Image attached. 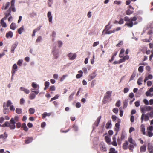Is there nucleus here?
Returning a JSON list of instances; mask_svg holds the SVG:
<instances>
[{
  "mask_svg": "<svg viewBox=\"0 0 153 153\" xmlns=\"http://www.w3.org/2000/svg\"><path fill=\"white\" fill-rule=\"evenodd\" d=\"M17 66L16 64H14L12 67V76L17 71Z\"/></svg>",
  "mask_w": 153,
  "mask_h": 153,
  "instance_id": "obj_12",
  "label": "nucleus"
},
{
  "mask_svg": "<svg viewBox=\"0 0 153 153\" xmlns=\"http://www.w3.org/2000/svg\"><path fill=\"white\" fill-rule=\"evenodd\" d=\"M136 76V73L135 72H134L131 76L130 78V81H131L134 79L135 76Z\"/></svg>",
  "mask_w": 153,
  "mask_h": 153,
  "instance_id": "obj_38",
  "label": "nucleus"
},
{
  "mask_svg": "<svg viewBox=\"0 0 153 153\" xmlns=\"http://www.w3.org/2000/svg\"><path fill=\"white\" fill-rule=\"evenodd\" d=\"M147 135L150 137H152L153 136V133L152 131H147Z\"/></svg>",
  "mask_w": 153,
  "mask_h": 153,
  "instance_id": "obj_40",
  "label": "nucleus"
},
{
  "mask_svg": "<svg viewBox=\"0 0 153 153\" xmlns=\"http://www.w3.org/2000/svg\"><path fill=\"white\" fill-rule=\"evenodd\" d=\"M28 111L30 114H33L34 113L35 110L34 108H32L29 109Z\"/></svg>",
  "mask_w": 153,
  "mask_h": 153,
  "instance_id": "obj_37",
  "label": "nucleus"
},
{
  "mask_svg": "<svg viewBox=\"0 0 153 153\" xmlns=\"http://www.w3.org/2000/svg\"><path fill=\"white\" fill-rule=\"evenodd\" d=\"M33 140V138L31 137H28L25 140V143L26 144H28L31 142Z\"/></svg>",
  "mask_w": 153,
  "mask_h": 153,
  "instance_id": "obj_20",
  "label": "nucleus"
},
{
  "mask_svg": "<svg viewBox=\"0 0 153 153\" xmlns=\"http://www.w3.org/2000/svg\"><path fill=\"white\" fill-rule=\"evenodd\" d=\"M52 53L54 58L57 59L59 56V51L58 50H56L55 48H53L52 50Z\"/></svg>",
  "mask_w": 153,
  "mask_h": 153,
  "instance_id": "obj_5",
  "label": "nucleus"
},
{
  "mask_svg": "<svg viewBox=\"0 0 153 153\" xmlns=\"http://www.w3.org/2000/svg\"><path fill=\"white\" fill-rule=\"evenodd\" d=\"M9 125V122H6L4 123V124H3L1 126L2 127H8Z\"/></svg>",
  "mask_w": 153,
  "mask_h": 153,
  "instance_id": "obj_44",
  "label": "nucleus"
},
{
  "mask_svg": "<svg viewBox=\"0 0 153 153\" xmlns=\"http://www.w3.org/2000/svg\"><path fill=\"white\" fill-rule=\"evenodd\" d=\"M100 148L102 151H105L106 150L105 146L103 142H101L100 145Z\"/></svg>",
  "mask_w": 153,
  "mask_h": 153,
  "instance_id": "obj_9",
  "label": "nucleus"
},
{
  "mask_svg": "<svg viewBox=\"0 0 153 153\" xmlns=\"http://www.w3.org/2000/svg\"><path fill=\"white\" fill-rule=\"evenodd\" d=\"M6 19L5 18H3L1 20L0 24L3 27L6 28L7 26L6 23L4 22V20Z\"/></svg>",
  "mask_w": 153,
  "mask_h": 153,
  "instance_id": "obj_13",
  "label": "nucleus"
},
{
  "mask_svg": "<svg viewBox=\"0 0 153 153\" xmlns=\"http://www.w3.org/2000/svg\"><path fill=\"white\" fill-rule=\"evenodd\" d=\"M146 150V145H143L140 148V151L141 152H144Z\"/></svg>",
  "mask_w": 153,
  "mask_h": 153,
  "instance_id": "obj_23",
  "label": "nucleus"
},
{
  "mask_svg": "<svg viewBox=\"0 0 153 153\" xmlns=\"http://www.w3.org/2000/svg\"><path fill=\"white\" fill-rule=\"evenodd\" d=\"M121 3V2L120 1H114V4H118L119 5Z\"/></svg>",
  "mask_w": 153,
  "mask_h": 153,
  "instance_id": "obj_58",
  "label": "nucleus"
},
{
  "mask_svg": "<svg viewBox=\"0 0 153 153\" xmlns=\"http://www.w3.org/2000/svg\"><path fill=\"white\" fill-rule=\"evenodd\" d=\"M146 77L148 79H151L153 78V76L151 74H149L148 76Z\"/></svg>",
  "mask_w": 153,
  "mask_h": 153,
  "instance_id": "obj_55",
  "label": "nucleus"
},
{
  "mask_svg": "<svg viewBox=\"0 0 153 153\" xmlns=\"http://www.w3.org/2000/svg\"><path fill=\"white\" fill-rule=\"evenodd\" d=\"M133 12V11H131L130 9H128L126 12V14L127 15H130L132 14Z\"/></svg>",
  "mask_w": 153,
  "mask_h": 153,
  "instance_id": "obj_45",
  "label": "nucleus"
},
{
  "mask_svg": "<svg viewBox=\"0 0 153 153\" xmlns=\"http://www.w3.org/2000/svg\"><path fill=\"white\" fill-rule=\"evenodd\" d=\"M3 112L4 114H7L9 113V110L7 107H6V104L4 103L3 105Z\"/></svg>",
  "mask_w": 153,
  "mask_h": 153,
  "instance_id": "obj_7",
  "label": "nucleus"
},
{
  "mask_svg": "<svg viewBox=\"0 0 153 153\" xmlns=\"http://www.w3.org/2000/svg\"><path fill=\"white\" fill-rule=\"evenodd\" d=\"M101 116H99L97 118V121L95 122L94 123V125L96 126H98L100 122V119H101Z\"/></svg>",
  "mask_w": 153,
  "mask_h": 153,
  "instance_id": "obj_24",
  "label": "nucleus"
},
{
  "mask_svg": "<svg viewBox=\"0 0 153 153\" xmlns=\"http://www.w3.org/2000/svg\"><path fill=\"white\" fill-rule=\"evenodd\" d=\"M16 111L18 114H20L22 113V109L19 108H16Z\"/></svg>",
  "mask_w": 153,
  "mask_h": 153,
  "instance_id": "obj_36",
  "label": "nucleus"
},
{
  "mask_svg": "<svg viewBox=\"0 0 153 153\" xmlns=\"http://www.w3.org/2000/svg\"><path fill=\"white\" fill-rule=\"evenodd\" d=\"M112 93V91H108L105 93L103 100V102L104 104H105L111 100V97Z\"/></svg>",
  "mask_w": 153,
  "mask_h": 153,
  "instance_id": "obj_2",
  "label": "nucleus"
},
{
  "mask_svg": "<svg viewBox=\"0 0 153 153\" xmlns=\"http://www.w3.org/2000/svg\"><path fill=\"white\" fill-rule=\"evenodd\" d=\"M147 131H151L153 130V126H150L147 128Z\"/></svg>",
  "mask_w": 153,
  "mask_h": 153,
  "instance_id": "obj_47",
  "label": "nucleus"
},
{
  "mask_svg": "<svg viewBox=\"0 0 153 153\" xmlns=\"http://www.w3.org/2000/svg\"><path fill=\"white\" fill-rule=\"evenodd\" d=\"M148 150L150 153H153V147L151 144L148 145Z\"/></svg>",
  "mask_w": 153,
  "mask_h": 153,
  "instance_id": "obj_19",
  "label": "nucleus"
},
{
  "mask_svg": "<svg viewBox=\"0 0 153 153\" xmlns=\"http://www.w3.org/2000/svg\"><path fill=\"white\" fill-rule=\"evenodd\" d=\"M111 125V123L109 122H108L106 125V128L108 129L110 128V126Z\"/></svg>",
  "mask_w": 153,
  "mask_h": 153,
  "instance_id": "obj_54",
  "label": "nucleus"
},
{
  "mask_svg": "<svg viewBox=\"0 0 153 153\" xmlns=\"http://www.w3.org/2000/svg\"><path fill=\"white\" fill-rule=\"evenodd\" d=\"M13 36V33L11 31H9L6 34V37L7 38H11Z\"/></svg>",
  "mask_w": 153,
  "mask_h": 153,
  "instance_id": "obj_21",
  "label": "nucleus"
},
{
  "mask_svg": "<svg viewBox=\"0 0 153 153\" xmlns=\"http://www.w3.org/2000/svg\"><path fill=\"white\" fill-rule=\"evenodd\" d=\"M113 141L111 143V144L114 146H117L116 138L115 136L113 137Z\"/></svg>",
  "mask_w": 153,
  "mask_h": 153,
  "instance_id": "obj_28",
  "label": "nucleus"
},
{
  "mask_svg": "<svg viewBox=\"0 0 153 153\" xmlns=\"http://www.w3.org/2000/svg\"><path fill=\"white\" fill-rule=\"evenodd\" d=\"M31 86L34 88L35 89H36L37 88H38L39 89V85L35 82H33L32 83Z\"/></svg>",
  "mask_w": 153,
  "mask_h": 153,
  "instance_id": "obj_26",
  "label": "nucleus"
},
{
  "mask_svg": "<svg viewBox=\"0 0 153 153\" xmlns=\"http://www.w3.org/2000/svg\"><path fill=\"white\" fill-rule=\"evenodd\" d=\"M16 122L14 121L13 118H12L9 122L8 127H9L11 129H14L16 128L15 125Z\"/></svg>",
  "mask_w": 153,
  "mask_h": 153,
  "instance_id": "obj_3",
  "label": "nucleus"
},
{
  "mask_svg": "<svg viewBox=\"0 0 153 153\" xmlns=\"http://www.w3.org/2000/svg\"><path fill=\"white\" fill-rule=\"evenodd\" d=\"M11 12V10L10 8H9L6 12L4 13V14L5 15V16L4 17V18H5L6 19H7V17L10 15Z\"/></svg>",
  "mask_w": 153,
  "mask_h": 153,
  "instance_id": "obj_14",
  "label": "nucleus"
},
{
  "mask_svg": "<svg viewBox=\"0 0 153 153\" xmlns=\"http://www.w3.org/2000/svg\"><path fill=\"white\" fill-rule=\"evenodd\" d=\"M68 75H63L61 77L60 81L61 82L63 81L65 79V78Z\"/></svg>",
  "mask_w": 153,
  "mask_h": 153,
  "instance_id": "obj_52",
  "label": "nucleus"
},
{
  "mask_svg": "<svg viewBox=\"0 0 153 153\" xmlns=\"http://www.w3.org/2000/svg\"><path fill=\"white\" fill-rule=\"evenodd\" d=\"M23 62V60L22 59H19L17 62V64L19 66H21L22 65Z\"/></svg>",
  "mask_w": 153,
  "mask_h": 153,
  "instance_id": "obj_51",
  "label": "nucleus"
},
{
  "mask_svg": "<svg viewBox=\"0 0 153 153\" xmlns=\"http://www.w3.org/2000/svg\"><path fill=\"white\" fill-rule=\"evenodd\" d=\"M16 28V24L13 23H12L10 25V28L14 30Z\"/></svg>",
  "mask_w": 153,
  "mask_h": 153,
  "instance_id": "obj_33",
  "label": "nucleus"
},
{
  "mask_svg": "<svg viewBox=\"0 0 153 153\" xmlns=\"http://www.w3.org/2000/svg\"><path fill=\"white\" fill-rule=\"evenodd\" d=\"M42 40V38L40 36H39L36 40V42L37 43L40 42Z\"/></svg>",
  "mask_w": 153,
  "mask_h": 153,
  "instance_id": "obj_42",
  "label": "nucleus"
},
{
  "mask_svg": "<svg viewBox=\"0 0 153 153\" xmlns=\"http://www.w3.org/2000/svg\"><path fill=\"white\" fill-rule=\"evenodd\" d=\"M118 108H113V111L114 113L116 114L118 113Z\"/></svg>",
  "mask_w": 153,
  "mask_h": 153,
  "instance_id": "obj_59",
  "label": "nucleus"
},
{
  "mask_svg": "<svg viewBox=\"0 0 153 153\" xmlns=\"http://www.w3.org/2000/svg\"><path fill=\"white\" fill-rule=\"evenodd\" d=\"M137 19V18L135 16L130 19L127 16L125 17L124 19L125 21L127 22L125 23V25L129 27H131L133 25V21H136Z\"/></svg>",
  "mask_w": 153,
  "mask_h": 153,
  "instance_id": "obj_1",
  "label": "nucleus"
},
{
  "mask_svg": "<svg viewBox=\"0 0 153 153\" xmlns=\"http://www.w3.org/2000/svg\"><path fill=\"white\" fill-rule=\"evenodd\" d=\"M120 100H118L117 102L115 105L116 106L119 107L120 106Z\"/></svg>",
  "mask_w": 153,
  "mask_h": 153,
  "instance_id": "obj_61",
  "label": "nucleus"
},
{
  "mask_svg": "<svg viewBox=\"0 0 153 153\" xmlns=\"http://www.w3.org/2000/svg\"><path fill=\"white\" fill-rule=\"evenodd\" d=\"M147 97H152L153 94L151 93V92H149L148 91H147L145 93Z\"/></svg>",
  "mask_w": 153,
  "mask_h": 153,
  "instance_id": "obj_48",
  "label": "nucleus"
},
{
  "mask_svg": "<svg viewBox=\"0 0 153 153\" xmlns=\"http://www.w3.org/2000/svg\"><path fill=\"white\" fill-rule=\"evenodd\" d=\"M140 127L141 131L142 132L143 134V135H146L145 128L144 125L143 124H142L140 126Z\"/></svg>",
  "mask_w": 153,
  "mask_h": 153,
  "instance_id": "obj_18",
  "label": "nucleus"
},
{
  "mask_svg": "<svg viewBox=\"0 0 153 153\" xmlns=\"http://www.w3.org/2000/svg\"><path fill=\"white\" fill-rule=\"evenodd\" d=\"M143 78L141 77H140L137 80V83L139 85H141L143 81Z\"/></svg>",
  "mask_w": 153,
  "mask_h": 153,
  "instance_id": "obj_34",
  "label": "nucleus"
},
{
  "mask_svg": "<svg viewBox=\"0 0 153 153\" xmlns=\"http://www.w3.org/2000/svg\"><path fill=\"white\" fill-rule=\"evenodd\" d=\"M129 90V89L127 88H125L123 90V92L124 93H126L128 92Z\"/></svg>",
  "mask_w": 153,
  "mask_h": 153,
  "instance_id": "obj_63",
  "label": "nucleus"
},
{
  "mask_svg": "<svg viewBox=\"0 0 153 153\" xmlns=\"http://www.w3.org/2000/svg\"><path fill=\"white\" fill-rule=\"evenodd\" d=\"M111 22H109L108 25H106L105 26V29L103 30L102 33V34H104V33L105 32V31L107 30H109L110 29L111 27V25H110Z\"/></svg>",
  "mask_w": 153,
  "mask_h": 153,
  "instance_id": "obj_10",
  "label": "nucleus"
},
{
  "mask_svg": "<svg viewBox=\"0 0 153 153\" xmlns=\"http://www.w3.org/2000/svg\"><path fill=\"white\" fill-rule=\"evenodd\" d=\"M105 139L106 141L108 143H110L111 141V139L108 136H106L105 137Z\"/></svg>",
  "mask_w": 153,
  "mask_h": 153,
  "instance_id": "obj_39",
  "label": "nucleus"
},
{
  "mask_svg": "<svg viewBox=\"0 0 153 153\" xmlns=\"http://www.w3.org/2000/svg\"><path fill=\"white\" fill-rule=\"evenodd\" d=\"M99 41L95 42L94 43L93 46L94 47H95L99 45Z\"/></svg>",
  "mask_w": 153,
  "mask_h": 153,
  "instance_id": "obj_62",
  "label": "nucleus"
},
{
  "mask_svg": "<svg viewBox=\"0 0 153 153\" xmlns=\"http://www.w3.org/2000/svg\"><path fill=\"white\" fill-rule=\"evenodd\" d=\"M58 77H59V76H58V74H54L53 75V77L54 79H57L58 78Z\"/></svg>",
  "mask_w": 153,
  "mask_h": 153,
  "instance_id": "obj_60",
  "label": "nucleus"
},
{
  "mask_svg": "<svg viewBox=\"0 0 153 153\" xmlns=\"http://www.w3.org/2000/svg\"><path fill=\"white\" fill-rule=\"evenodd\" d=\"M78 72L79 74H78L76 75V77L78 79L80 78L82 76V74L83 72L81 70L79 71Z\"/></svg>",
  "mask_w": 153,
  "mask_h": 153,
  "instance_id": "obj_30",
  "label": "nucleus"
},
{
  "mask_svg": "<svg viewBox=\"0 0 153 153\" xmlns=\"http://www.w3.org/2000/svg\"><path fill=\"white\" fill-rule=\"evenodd\" d=\"M29 97L30 99L33 100L35 98L36 95L32 93L30 94Z\"/></svg>",
  "mask_w": 153,
  "mask_h": 153,
  "instance_id": "obj_35",
  "label": "nucleus"
},
{
  "mask_svg": "<svg viewBox=\"0 0 153 153\" xmlns=\"http://www.w3.org/2000/svg\"><path fill=\"white\" fill-rule=\"evenodd\" d=\"M20 90L23 91L26 94H29L30 92V90L27 88L24 87H21L20 88Z\"/></svg>",
  "mask_w": 153,
  "mask_h": 153,
  "instance_id": "obj_11",
  "label": "nucleus"
},
{
  "mask_svg": "<svg viewBox=\"0 0 153 153\" xmlns=\"http://www.w3.org/2000/svg\"><path fill=\"white\" fill-rule=\"evenodd\" d=\"M47 17L48 19L49 22L52 23L53 17L51 12L49 11L48 13Z\"/></svg>",
  "mask_w": 153,
  "mask_h": 153,
  "instance_id": "obj_16",
  "label": "nucleus"
},
{
  "mask_svg": "<svg viewBox=\"0 0 153 153\" xmlns=\"http://www.w3.org/2000/svg\"><path fill=\"white\" fill-rule=\"evenodd\" d=\"M124 60L125 61L126 60H128L129 59V56L128 55H126L123 57Z\"/></svg>",
  "mask_w": 153,
  "mask_h": 153,
  "instance_id": "obj_57",
  "label": "nucleus"
},
{
  "mask_svg": "<svg viewBox=\"0 0 153 153\" xmlns=\"http://www.w3.org/2000/svg\"><path fill=\"white\" fill-rule=\"evenodd\" d=\"M10 5V3L9 2H7L4 5H3L2 7V8L4 10H6L7 8L9 7Z\"/></svg>",
  "mask_w": 153,
  "mask_h": 153,
  "instance_id": "obj_22",
  "label": "nucleus"
},
{
  "mask_svg": "<svg viewBox=\"0 0 153 153\" xmlns=\"http://www.w3.org/2000/svg\"><path fill=\"white\" fill-rule=\"evenodd\" d=\"M128 143L127 141H125L123 145V149L125 150L127 149H128Z\"/></svg>",
  "mask_w": 153,
  "mask_h": 153,
  "instance_id": "obj_25",
  "label": "nucleus"
},
{
  "mask_svg": "<svg viewBox=\"0 0 153 153\" xmlns=\"http://www.w3.org/2000/svg\"><path fill=\"white\" fill-rule=\"evenodd\" d=\"M22 128H23L24 130L25 131H27L28 130V128L27 127L26 124L25 123H23L22 125Z\"/></svg>",
  "mask_w": 153,
  "mask_h": 153,
  "instance_id": "obj_31",
  "label": "nucleus"
},
{
  "mask_svg": "<svg viewBox=\"0 0 153 153\" xmlns=\"http://www.w3.org/2000/svg\"><path fill=\"white\" fill-rule=\"evenodd\" d=\"M24 30V28L23 26H22L20 28L18 29V32L19 34H21L22 32Z\"/></svg>",
  "mask_w": 153,
  "mask_h": 153,
  "instance_id": "obj_29",
  "label": "nucleus"
},
{
  "mask_svg": "<svg viewBox=\"0 0 153 153\" xmlns=\"http://www.w3.org/2000/svg\"><path fill=\"white\" fill-rule=\"evenodd\" d=\"M143 70V66H140L138 68V71L140 72H142Z\"/></svg>",
  "mask_w": 153,
  "mask_h": 153,
  "instance_id": "obj_49",
  "label": "nucleus"
},
{
  "mask_svg": "<svg viewBox=\"0 0 153 153\" xmlns=\"http://www.w3.org/2000/svg\"><path fill=\"white\" fill-rule=\"evenodd\" d=\"M109 153H117V152L115 151V149L111 148L110 150Z\"/></svg>",
  "mask_w": 153,
  "mask_h": 153,
  "instance_id": "obj_43",
  "label": "nucleus"
},
{
  "mask_svg": "<svg viewBox=\"0 0 153 153\" xmlns=\"http://www.w3.org/2000/svg\"><path fill=\"white\" fill-rule=\"evenodd\" d=\"M128 141L130 143H135V142L133 140L132 138L130 137L128 138Z\"/></svg>",
  "mask_w": 153,
  "mask_h": 153,
  "instance_id": "obj_41",
  "label": "nucleus"
},
{
  "mask_svg": "<svg viewBox=\"0 0 153 153\" xmlns=\"http://www.w3.org/2000/svg\"><path fill=\"white\" fill-rule=\"evenodd\" d=\"M114 33V31L113 30H107L105 31L103 34H109Z\"/></svg>",
  "mask_w": 153,
  "mask_h": 153,
  "instance_id": "obj_32",
  "label": "nucleus"
},
{
  "mask_svg": "<svg viewBox=\"0 0 153 153\" xmlns=\"http://www.w3.org/2000/svg\"><path fill=\"white\" fill-rule=\"evenodd\" d=\"M144 120L145 121H147L149 120V117L148 114H143L141 117V122L142 123L143 121L144 118Z\"/></svg>",
  "mask_w": 153,
  "mask_h": 153,
  "instance_id": "obj_6",
  "label": "nucleus"
},
{
  "mask_svg": "<svg viewBox=\"0 0 153 153\" xmlns=\"http://www.w3.org/2000/svg\"><path fill=\"white\" fill-rule=\"evenodd\" d=\"M25 102V100L24 98H21L20 100V104L21 105H23Z\"/></svg>",
  "mask_w": 153,
  "mask_h": 153,
  "instance_id": "obj_50",
  "label": "nucleus"
},
{
  "mask_svg": "<svg viewBox=\"0 0 153 153\" xmlns=\"http://www.w3.org/2000/svg\"><path fill=\"white\" fill-rule=\"evenodd\" d=\"M136 146V143H130L128 146V148L129 150L132 152L133 151V149Z\"/></svg>",
  "mask_w": 153,
  "mask_h": 153,
  "instance_id": "obj_15",
  "label": "nucleus"
},
{
  "mask_svg": "<svg viewBox=\"0 0 153 153\" xmlns=\"http://www.w3.org/2000/svg\"><path fill=\"white\" fill-rule=\"evenodd\" d=\"M67 56L70 60H73L76 57L77 55L76 53L70 52L68 54Z\"/></svg>",
  "mask_w": 153,
  "mask_h": 153,
  "instance_id": "obj_4",
  "label": "nucleus"
},
{
  "mask_svg": "<svg viewBox=\"0 0 153 153\" xmlns=\"http://www.w3.org/2000/svg\"><path fill=\"white\" fill-rule=\"evenodd\" d=\"M51 115V113H47L46 112H45L42 115V118L44 119L46 116H49Z\"/></svg>",
  "mask_w": 153,
  "mask_h": 153,
  "instance_id": "obj_27",
  "label": "nucleus"
},
{
  "mask_svg": "<svg viewBox=\"0 0 153 153\" xmlns=\"http://www.w3.org/2000/svg\"><path fill=\"white\" fill-rule=\"evenodd\" d=\"M18 44V42H16L13 45L11 48V52L12 53H14V50L17 46Z\"/></svg>",
  "mask_w": 153,
  "mask_h": 153,
  "instance_id": "obj_17",
  "label": "nucleus"
},
{
  "mask_svg": "<svg viewBox=\"0 0 153 153\" xmlns=\"http://www.w3.org/2000/svg\"><path fill=\"white\" fill-rule=\"evenodd\" d=\"M97 74L95 72H93L92 73L90 74L88 77V80L91 81L96 76Z\"/></svg>",
  "mask_w": 153,
  "mask_h": 153,
  "instance_id": "obj_8",
  "label": "nucleus"
},
{
  "mask_svg": "<svg viewBox=\"0 0 153 153\" xmlns=\"http://www.w3.org/2000/svg\"><path fill=\"white\" fill-rule=\"evenodd\" d=\"M143 102L146 105H149V103L148 101L146 99H144L143 100Z\"/></svg>",
  "mask_w": 153,
  "mask_h": 153,
  "instance_id": "obj_53",
  "label": "nucleus"
},
{
  "mask_svg": "<svg viewBox=\"0 0 153 153\" xmlns=\"http://www.w3.org/2000/svg\"><path fill=\"white\" fill-rule=\"evenodd\" d=\"M62 42L61 41H58V46L59 47H61L62 45Z\"/></svg>",
  "mask_w": 153,
  "mask_h": 153,
  "instance_id": "obj_56",
  "label": "nucleus"
},
{
  "mask_svg": "<svg viewBox=\"0 0 153 153\" xmlns=\"http://www.w3.org/2000/svg\"><path fill=\"white\" fill-rule=\"evenodd\" d=\"M50 85L49 82L48 81H46L45 82L44 85L45 86L49 87Z\"/></svg>",
  "mask_w": 153,
  "mask_h": 153,
  "instance_id": "obj_64",
  "label": "nucleus"
},
{
  "mask_svg": "<svg viewBox=\"0 0 153 153\" xmlns=\"http://www.w3.org/2000/svg\"><path fill=\"white\" fill-rule=\"evenodd\" d=\"M12 104V102L10 100H9L7 101V103L6 104V107H9L10 105H11Z\"/></svg>",
  "mask_w": 153,
  "mask_h": 153,
  "instance_id": "obj_46",
  "label": "nucleus"
}]
</instances>
